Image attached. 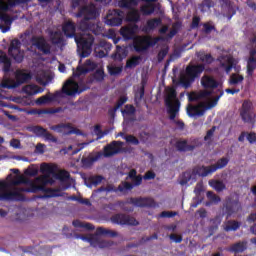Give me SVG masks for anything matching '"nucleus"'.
Masks as SVG:
<instances>
[{
    "mask_svg": "<svg viewBox=\"0 0 256 256\" xmlns=\"http://www.w3.org/2000/svg\"><path fill=\"white\" fill-rule=\"evenodd\" d=\"M62 93H65L68 97H73V95L81 93V91H79V84L71 79L66 81L62 87Z\"/></svg>",
    "mask_w": 256,
    "mask_h": 256,
    "instance_id": "obj_19",
    "label": "nucleus"
},
{
    "mask_svg": "<svg viewBox=\"0 0 256 256\" xmlns=\"http://www.w3.org/2000/svg\"><path fill=\"white\" fill-rule=\"evenodd\" d=\"M80 238L82 241H88V243H90L91 247H94V249H109V247H113V245H115V242L111 240H103L97 236L82 235Z\"/></svg>",
    "mask_w": 256,
    "mask_h": 256,
    "instance_id": "obj_7",
    "label": "nucleus"
},
{
    "mask_svg": "<svg viewBox=\"0 0 256 256\" xmlns=\"http://www.w3.org/2000/svg\"><path fill=\"white\" fill-rule=\"evenodd\" d=\"M101 157H103V153L98 152L95 156H87V157H83L82 158V165L84 167H91V165H93V163H95V161H99V159H101Z\"/></svg>",
    "mask_w": 256,
    "mask_h": 256,
    "instance_id": "obj_34",
    "label": "nucleus"
},
{
    "mask_svg": "<svg viewBox=\"0 0 256 256\" xmlns=\"http://www.w3.org/2000/svg\"><path fill=\"white\" fill-rule=\"evenodd\" d=\"M225 92L223 90L220 91V94L218 96H215L213 101L206 103V109H213L219 103V99H221L222 95H224Z\"/></svg>",
    "mask_w": 256,
    "mask_h": 256,
    "instance_id": "obj_56",
    "label": "nucleus"
},
{
    "mask_svg": "<svg viewBox=\"0 0 256 256\" xmlns=\"http://www.w3.org/2000/svg\"><path fill=\"white\" fill-rule=\"evenodd\" d=\"M140 11L143 15H153L155 13V7L153 5L141 6Z\"/></svg>",
    "mask_w": 256,
    "mask_h": 256,
    "instance_id": "obj_55",
    "label": "nucleus"
},
{
    "mask_svg": "<svg viewBox=\"0 0 256 256\" xmlns=\"http://www.w3.org/2000/svg\"><path fill=\"white\" fill-rule=\"evenodd\" d=\"M128 55L127 48L122 46H116L115 52L111 55L113 61H118L121 63L123 59H126Z\"/></svg>",
    "mask_w": 256,
    "mask_h": 256,
    "instance_id": "obj_27",
    "label": "nucleus"
},
{
    "mask_svg": "<svg viewBox=\"0 0 256 256\" xmlns=\"http://www.w3.org/2000/svg\"><path fill=\"white\" fill-rule=\"evenodd\" d=\"M141 61V56H133L126 62V67L128 69H133V67H137L139 65V62Z\"/></svg>",
    "mask_w": 256,
    "mask_h": 256,
    "instance_id": "obj_51",
    "label": "nucleus"
},
{
    "mask_svg": "<svg viewBox=\"0 0 256 256\" xmlns=\"http://www.w3.org/2000/svg\"><path fill=\"white\" fill-rule=\"evenodd\" d=\"M0 63H3L2 71L5 75L11 72V59L3 51L0 52Z\"/></svg>",
    "mask_w": 256,
    "mask_h": 256,
    "instance_id": "obj_32",
    "label": "nucleus"
},
{
    "mask_svg": "<svg viewBox=\"0 0 256 256\" xmlns=\"http://www.w3.org/2000/svg\"><path fill=\"white\" fill-rule=\"evenodd\" d=\"M62 31L68 39H73V37L75 39V37H79L77 36V26L71 20H68L63 24Z\"/></svg>",
    "mask_w": 256,
    "mask_h": 256,
    "instance_id": "obj_22",
    "label": "nucleus"
},
{
    "mask_svg": "<svg viewBox=\"0 0 256 256\" xmlns=\"http://www.w3.org/2000/svg\"><path fill=\"white\" fill-rule=\"evenodd\" d=\"M108 73L112 77H116L117 75H121L123 73V66H108Z\"/></svg>",
    "mask_w": 256,
    "mask_h": 256,
    "instance_id": "obj_50",
    "label": "nucleus"
},
{
    "mask_svg": "<svg viewBox=\"0 0 256 256\" xmlns=\"http://www.w3.org/2000/svg\"><path fill=\"white\" fill-rule=\"evenodd\" d=\"M207 97H211V91L201 90L199 92H191L188 95V101L193 103L195 101H201V99H207Z\"/></svg>",
    "mask_w": 256,
    "mask_h": 256,
    "instance_id": "obj_26",
    "label": "nucleus"
},
{
    "mask_svg": "<svg viewBox=\"0 0 256 256\" xmlns=\"http://www.w3.org/2000/svg\"><path fill=\"white\" fill-rule=\"evenodd\" d=\"M119 153L117 150V141H112L104 147V157H113V155Z\"/></svg>",
    "mask_w": 256,
    "mask_h": 256,
    "instance_id": "obj_35",
    "label": "nucleus"
},
{
    "mask_svg": "<svg viewBox=\"0 0 256 256\" xmlns=\"http://www.w3.org/2000/svg\"><path fill=\"white\" fill-rule=\"evenodd\" d=\"M201 85L204 89H217V87H219V82H217L215 78L205 75L201 79Z\"/></svg>",
    "mask_w": 256,
    "mask_h": 256,
    "instance_id": "obj_28",
    "label": "nucleus"
},
{
    "mask_svg": "<svg viewBox=\"0 0 256 256\" xmlns=\"http://www.w3.org/2000/svg\"><path fill=\"white\" fill-rule=\"evenodd\" d=\"M111 49H113V44L107 40H100L94 44V55L95 57H99V59H103L109 55Z\"/></svg>",
    "mask_w": 256,
    "mask_h": 256,
    "instance_id": "obj_11",
    "label": "nucleus"
},
{
    "mask_svg": "<svg viewBox=\"0 0 256 256\" xmlns=\"http://www.w3.org/2000/svg\"><path fill=\"white\" fill-rule=\"evenodd\" d=\"M191 177H193V171L188 170L183 172L180 178V185H187L191 181Z\"/></svg>",
    "mask_w": 256,
    "mask_h": 256,
    "instance_id": "obj_49",
    "label": "nucleus"
},
{
    "mask_svg": "<svg viewBox=\"0 0 256 256\" xmlns=\"http://www.w3.org/2000/svg\"><path fill=\"white\" fill-rule=\"evenodd\" d=\"M207 111V103L200 102L197 105L188 104L187 115L188 117H203Z\"/></svg>",
    "mask_w": 256,
    "mask_h": 256,
    "instance_id": "obj_16",
    "label": "nucleus"
},
{
    "mask_svg": "<svg viewBox=\"0 0 256 256\" xmlns=\"http://www.w3.org/2000/svg\"><path fill=\"white\" fill-rule=\"evenodd\" d=\"M179 27H181V24H179V23H175L172 25V29L168 33L169 39H173V37H175V35H177V33H179Z\"/></svg>",
    "mask_w": 256,
    "mask_h": 256,
    "instance_id": "obj_58",
    "label": "nucleus"
},
{
    "mask_svg": "<svg viewBox=\"0 0 256 256\" xmlns=\"http://www.w3.org/2000/svg\"><path fill=\"white\" fill-rule=\"evenodd\" d=\"M178 213L173 211H162L159 215L162 219H172V217H177Z\"/></svg>",
    "mask_w": 256,
    "mask_h": 256,
    "instance_id": "obj_59",
    "label": "nucleus"
},
{
    "mask_svg": "<svg viewBox=\"0 0 256 256\" xmlns=\"http://www.w3.org/2000/svg\"><path fill=\"white\" fill-rule=\"evenodd\" d=\"M89 73V68L78 66L76 71L73 72V77H81V75H87Z\"/></svg>",
    "mask_w": 256,
    "mask_h": 256,
    "instance_id": "obj_57",
    "label": "nucleus"
},
{
    "mask_svg": "<svg viewBox=\"0 0 256 256\" xmlns=\"http://www.w3.org/2000/svg\"><path fill=\"white\" fill-rule=\"evenodd\" d=\"M126 20L129 23H139V21H141V14L139 13V10L134 9L128 12Z\"/></svg>",
    "mask_w": 256,
    "mask_h": 256,
    "instance_id": "obj_39",
    "label": "nucleus"
},
{
    "mask_svg": "<svg viewBox=\"0 0 256 256\" xmlns=\"http://www.w3.org/2000/svg\"><path fill=\"white\" fill-rule=\"evenodd\" d=\"M226 165H229V158L222 157L214 165H212V169L215 173V171H219V169H225Z\"/></svg>",
    "mask_w": 256,
    "mask_h": 256,
    "instance_id": "obj_44",
    "label": "nucleus"
},
{
    "mask_svg": "<svg viewBox=\"0 0 256 256\" xmlns=\"http://www.w3.org/2000/svg\"><path fill=\"white\" fill-rule=\"evenodd\" d=\"M38 174H39V170H37V168H33V167H28L24 171V175H26L27 177H37Z\"/></svg>",
    "mask_w": 256,
    "mask_h": 256,
    "instance_id": "obj_60",
    "label": "nucleus"
},
{
    "mask_svg": "<svg viewBox=\"0 0 256 256\" xmlns=\"http://www.w3.org/2000/svg\"><path fill=\"white\" fill-rule=\"evenodd\" d=\"M222 211L227 219L232 215H235V213H239V211H241V202H239V198L228 196L223 203Z\"/></svg>",
    "mask_w": 256,
    "mask_h": 256,
    "instance_id": "obj_6",
    "label": "nucleus"
},
{
    "mask_svg": "<svg viewBox=\"0 0 256 256\" xmlns=\"http://www.w3.org/2000/svg\"><path fill=\"white\" fill-rule=\"evenodd\" d=\"M50 41L52 45H61L63 43V34L59 31L50 32Z\"/></svg>",
    "mask_w": 256,
    "mask_h": 256,
    "instance_id": "obj_40",
    "label": "nucleus"
},
{
    "mask_svg": "<svg viewBox=\"0 0 256 256\" xmlns=\"http://www.w3.org/2000/svg\"><path fill=\"white\" fill-rule=\"evenodd\" d=\"M197 57L202 61V63H206V65H211V63H214L215 61L213 55L207 54L205 52H198Z\"/></svg>",
    "mask_w": 256,
    "mask_h": 256,
    "instance_id": "obj_42",
    "label": "nucleus"
},
{
    "mask_svg": "<svg viewBox=\"0 0 256 256\" xmlns=\"http://www.w3.org/2000/svg\"><path fill=\"white\" fill-rule=\"evenodd\" d=\"M175 147L180 153H187V151H194L196 146L187 144V140H178L175 144Z\"/></svg>",
    "mask_w": 256,
    "mask_h": 256,
    "instance_id": "obj_30",
    "label": "nucleus"
},
{
    "mask_svg": "<svg viewBox=\"0 0 256 256\" xmlns=\"http://www.w3.org/2000/svg\"><path fill=\"white\" fill-rule=\"evenodd\" d=\"M133 190V184L131 182L123 181L121 184L115 188L113 184H108L106 186V193H127V191Z\"/></svg>",
    "mask_w": 256,
    "mask_h": 256,
    "instance_id": "obj_18",
    "label": "nucleus"
},
{
    "mask_svg": "<svg viewBox=\"0 0 256 256\" xmlns=\"http://www.w3.org/2000/svg\"><path fill=\"white\" fill-rule=\"evenodd\" d=\"M26 95H37L38 93H43V88L38 85H28L24 88Z\"/></svg>",
    "mask_w": 256,
    "mask_h": 256,
    "instance_id": "obj_43",
    "label": "nucleus"
},
{
    "mask_svg": "<svg viewBox=\"0 0 256 256\" xmlns=\"http://www.w3.org/2000/svg\"><path fill=\"white\" fill-rule=\"evenodd\" d=\"M139 31V25L133 24L121 29L120 33L124 39H133L135 34Z\"/></svg>",
    "mask_w": 256,
    "mask_h": 256,
    "instance_id": "obj_25",
    "label": "nucleus"
},
{
    "mask_svg": "<svg viewBox=\"0 0 256 256\" xmlns=\"http://www.w3.org/2000/svg\"><path fill=\"white\" fill-rule=\"evenodd\" d=\"M93 79L97 83L105 81V71L103 69H97L93 74Z\"/></svg>",
    "mask_w": 256,
    "mask_h": 256,
    "instance_id": "obj_52",
    "label": "nucleus"
},
{
    "mask_svg": "<svg viewBox=\"0 0 256 256\" xmlns=\"http://www.w3.org/2000/svg\"><path fill=\"white\" fill-rule=\"evenodd\" d=\"M32 45L38 50L41 51L44 55L51 54V45L47 43V40L43 36H34L31 39Z\"/></svg>",
    "mask_w": 256,
    "mask_h": 256,
    "instance_id": "obj_15",
    "label": "nucleus"
},
{
    "mask_svg": "<svg viewBox=\"0 0 256 256\" xmlns=\"http://www.w3.org/2000/svg\"><path fill=\"white\" fill-rule=\"evenodd\" d=\"M8 54L16 63H23V59H25V52L21 50V41H19V39L11 41L8 48Z\"/></svg>",
    "mask_w": 256,
    "mask_h": 256,
    "instance_id": "obj_8",
    "label": "nucleus"
},
{
    "mask_svg": "<svg viewBox=\"0 0 256 256\" xmlns=\"http://www.w3.org/2000/svg\"><path fill=\"white\" fill-rule=\"evenodd\" d=\"M126 143H131V145H139V139L133 135H127L124 137Z\"/></svg>",
    "mask_w": 256,
    "mask_h": 256,
    "instance_id": "obj_62",
    "label": "nucleus"
},
{
    "mask_svg": "<svg viewBox=\"0 0 256 256\" xmlns=\"http://www.w3.org/2000/svg\"><path fill=\"white\" fill-rule=\"evenodd\" d=\"M163 25V19L161 18H152L147 20L146 22V31H155L157 27Z\"/></svg>",
    "mask_w": 256,
    "mask_h": 256,
    "instance_id": "obj_36",
    "label": "nucleus"
},
{
    "mask_svg": "<svg viewBox=\"0 0 256 256\" xmlns=\"http://www.w3.org/2000/svg\"><path fill=\"white\" fill-rule=\"evenodd\" d=\"M29 183H31V181L27 177H25L24 175H18L15 176L14 179L10 180L7 185L8 187L9 185L11 187H17V185H29Z\"/></svg>",
    "mask_w": 256,
    "mask_h": 256,
    "instance_id": "obj_33",
    "label": "nucleus"
},
{
    "mask_svg": "<svg viewBox=\"0 0 256 256\" xmlns=\"http://www.w3.org/2000/svg\"><path fill=\"white\" fill-rule=\"evenodd\" d=\"M241 227V222L237 220H228L224 227V231H237Z\"/></svg>",
    "mask_w": 256,
    "mask_h": 256,
    "instance_id": "obj_41",
    "label": "nucleus"
},
{
    "mask_svg": "<svg viewBox=\"0 0 256 256\" xmlns=\"http://www.w3.org/2000/svg\"><path fill=\"white\" fill-rule=\"evenodd\" d=\"M139 5V1L137 0H120L119 7L122 9H131V7H137Z\"/></svg>",
    "mask_w": 256,
    "mask_h": 256,
    "instance_id": "obj_46",
    "label": "nucleus"
},
{
    "mask_svg": "<svg viewBox=\"0 0 256 256\" xmlns=\"http://www.w3.org/2000/svg\"><path fill=\"white\" fill-rule=\"evenodd\" d=\"M40 171L44 174L43 176H39L37 178V181L42 183L41 185L31 184L29 188L14 187L13 191L0 194V201H25V195L22 193H39V191L44 193V195L38 196L39 199L61 197V189L47 188V186H45L47 183H49V177H51V175H55V166L43 163L40 166Z\"/></svg>",
    "mask_w": 256,
    "mask_h": 256,
    "instance_id": "obj_1",
    "label": "nucleus"
},
{
    "mask_svg": "<svg viewBox=\"0 0 256 256\" xmlns=\"http://www.w3.org/2000/svg\"><path fill=\"white\" fill-rule=\"evenodd\" d=\"M65 108L57 107V108H46V109H38L37 115H55V113H63Z\"/></svg>",
    "mask_w": 256,
    "mask_h": 256,
    "instance_id": "obj_37",
    "label": "nucleus"
},
{
    "mask_svg": "<svg viewBox=\"0 0 256 256\" xmlns=\"http://www.w3.org/2000/svg\"><path fill=\"white\" fill-rule=\"evenodd\" d=\"M245 249H247V247L243 242H237L231 246V251H233V253H243Z\"/></svg>",
    "mask_w": 256,
    "mask_h": 256,
    "instance_id": "obj_54",
    "label": "nucleus"
},
{
    "mask_svg": "<svg viewBox=\"0 0 256 256\" xmlns=\"http://www.w3.org/2000/svg\"><path fill=\"white\" fill-rule=\"evenodd\" d=\"M59 95H61V93L59 92H56L54 95H51V93H48L42 97H39L36 100V105H47V103H53V101H55L57 97H59Z\"/></svg>",
    "mask_w": 256,
    "mask_h": 256,
    "instance_id": "obj_29",
    "label": "nucleus"
},
{
    "mask_svg": "<svg viewBox=\"0 0 256 256\" xmlns=\"http://www.w3.org/2000/svg\"><path fill=\"white\" fill-rule=\"evenodd\" d=\"M253 103L249 100H245L240 110V117L244 123H253V115H251V109Z\"/></svg>",
    "mask_w": 256,
    "mask_h": 256,
    "instance_id": "obj_17",
    "label": "nucleus"
},
{
    "mask_svg": "<svg viewBox=\"0 0 256 256\" xmlns=\"http://www.w3.org/2000/svg\"><path fill=\"white\" fill-rule=\"evenodd\" d=\"M168 53H169V48L161 49L158 52L157 59H158L159 63H161V61H163V59H165V57H167Z\"/></svg>",
    "mask_w": 256,
    "mask_h": 256,
    "instance_id": "obj_63",
    "label": "nucleus"
},
{
    "mask_svg": "<svg viewBox=\"0 0 256 256\" xmlns=\"http://www.w3.org/2000/svg\"><path fill=\"white\" fill-rule=\"evenodd\" d=\"M211 7H215V3L213 0H204L201 4H199L198 8L201 11V13H207Z\"/></svg>",
    "mask_w": 256,
    "mask_h": 256,
    "instance_id": "obj_47",
    "label": "nucleus"
},
{
    "mask_svg": "<svg viewBox=\"0 0 256 256\" xmlns=\"http://www.w3.org/2000/svg\"><path fill=\"white\" fill-rule=\"evenodd\" d=\"M245 78L243 77V75H239V74H232L230 76V80L229 83L230 85H239V83H243V80Z\"/></svg>",
    "mask_w": 256,
    "mask_h": 256,
    "instance_id": "obj_53",
    "label": "nucleus"
},
{
    "mask_svg": "<svg viewBox=\"0 0 256 256\" xmlns=\"http://www.w3.org/2000/svg\"><path fill=\"white\" fill-rule=\"evenodd\" d=\"M69 177H71V175L65 170H62L57 174V179H59V181H68Z\"/></svg>",
    "mask_w": 256,
    "mask_h": 256,
    "instance_id": "obj_61",
    "label": "nucleus"
},
{
    "mask_svg": "<svg viewBox=\"0 0 256 256\" xmlns=\"http://www.w3.org/2000/svg\"><path fill=\"white\" fill-rule=\"evenodd\" d=\"M123 19H125V12L119 9H114L107 14L105 23L110 27H119L120 25H123Z\"/></svg>",
    "mask_w": 256,
    "mask_h": 256,
    "instance_id": "obj_9",
    "label": "nucleus"
},
{
    "mask_svg": "<svg viewBox=\"0 0 256 256\" xmlns=\"http://www.w3.org/2000/svg\"><path fill=\"white\" fill-rule=\"evenodd\" d=\"M96 235H105L106 237H112V238L119 237V233H117V231L103 228V227H98L96 229Z\"/></svg>",
    "mask_w": 256,
    "mask_h": 256,
    "instance_id": "obj_38",
    "label": "nucleus"
},
{
    "mask_svg": "<svg viewBox=\"0 0 256 256\" xmlns=\"http://www.w3.org/2000/svg\"><path fill=\"white\" fill-rule=\"evenodd\" d=\"M251 49L249 50V57L247 60V75L253 77L256 69V36L250 40Z\"/></svg>",
    "mask_w": 256,
    "mask_h": 256,
    "instance_id": "obj_10",
    "label": "nucleus"
},
{
    "mask_svg": "<svg viewBox=\"0 0 256 256\" xmlns=\"http://www.w3.org/2000/svg\"><path fill=\"white\" fill-rule=\"evenodd\" d=\"M218 61H220V67L222 69H225L226 73H231L233 70V67H235V58L231 56H221L218 58Z\"/></svg>",
    "mask_w": 256,
    "mask_h": 256,
    "instance_id": "obj_23",
    "label": "nucleus"
},
{
    "mask_svg": "<svg viewBox=\"0 0 256 256\" xmlns=\"http://www.w3.org/2000/svg\"><path fill=\"white\" fill-rule=\"evenodd\" d=\"M97 15V7H95V4H90L87 6L80 7L75 17H77L78 19L84 17L85 19L93 21V19H97Z\"/></svg>",
    "mask_w": 256,
    "mask_h": 256,
    "instance_id": "obj_12",
    "label": "nucleus"
},
{
    "mask_svg": "<svg viewBox=\"0 0 256 256\" xmlns=\"http://www.w3.org/2000/svg\"><path fill=\"white\" fill-rule=\"evenodd\" d=\"M203 71H205V64H189L185 69V75L180 78L181 85L189 89L195 83V79L201 77Z\"/></svg>",
    "mask_w": 256,
    "mask_h": 256,
    "instance_id": "obj_3",
    "label": "nucleus"
},
{
    "mask_svg": "<svg viewBox=\"0 0 256 256\" xmlns=\"http://www.w3.org/2000/svg\"><path fill=\"white\" fill-rule=\"evenodd\" d=\"M75 43L77 44L80 57L85 59L91 55L93 51V44L95 43V37L91 34L75 36Z\"/></svg>",
    "mask_w": 256,
    "mask_h": 256,
    "instance_id": "obj_4",
    "label": "nucleus"
},
{
    "mask_svg": "<svg viewBox=\"0 0 256 256\" xmlns=\"http://www.w3.org/2000/svg\"><path fill=\"white\" fill-rule=\"evenodd\" d=\"M164 103L168 109L170 121H175V117H177L179 109L181 108V102L179 101V98H177V90L175 88H166Z\"/></svg>",
    "mask_w": 256,
    "mask_h": 256,
    "instance_id": "obj_2",
    "label": "nucleus"
},
{
    "mask_svg": "<svg viewBox=\"0 0 256 256\" xmlns=\"http://www.w3.org/2000/svg\"><path fill=\"white\" fill-rule=\"evenodd\" d=\"M111 221L116 225H127L130 227H137L139 225L137 219L126 214H115L111 217Z\"/></svg>",
    "mask_w": 256,
    "mask_h": 256,
    "instance_id": "obj_13",
    "label": "nucleus"
},
{
    "mask_svg": "<svg viewBox=\"0 0 256 256\" xmlns=\"http://www.w3.org/2000/svg\"><path fill=\"white\" fill-rule=\"evenodd\" d=\"M130 203L136 207H148L149 209L157 207V203L153 198H131Z\"/></svg>",
    "mask_w": 256,
    "mask_h": 256,
    "instance_id": "obj_20",
    "label": "nucleus"
},
{
    "mask_svg": "<svg viewBox=\"0 0 256 256\" xmlns=\"http://www.w3.org/2000/svg\"><path fill=\"white\" fill-rule=\"evenodd\" d=\"M209 185L212 187V189H215L218 193H221V191H224L225 189V183L220 180H209Z\"/></svg>",
    "mask_w": 256,
    "mask_h": 256,
    "instance_id": "obj_45",
    "label": "nucleus"
},
{
    "mask_svg": "<svg viewBox=\"0 0 256 256\" xmlns=\"http://www.w3.org/2000/svg\"><path fill=\"white\" fill-rule=\"evenodd\" d=\"M246 139H247L248 143L253 145V143H256V133L255 132H249V133L247 132Z\"/></svg>",
    "mask_w": 256,
    "mask_h": 256,
    "instance_id": "obj_64",
    "label": "nucleus"
},
{
    "mask_svg": "<svg viewBox=\"0 0 256 256\" xmlns=\"http://www.w3.org/2000/svg\"><path fill=\"white\" fill-rule=\"evenodd\" d=\"M159 43V38H153L149 35L137 36L133 41L134 51L136 53H143L150 49V47H155Z\"/></svg>",
    "mask_w": 256,
    "mask_h": 256,
    "instance_id": "obj_5",
    "label": "nucleus"
},
{
    "mask_svg": "<svg viewBox=\"0 0 256 256\" xmlns=\"http://www.w3.org/2000/svg\"><path fill=\"white\" fill-rule=\"evenodd\" d=\"M17 85H23L25 83H29L31 81L32 76L31 73H25L23 71H17L15 75Z\"/></svg>",
    "mask_w": 256,
    "mask_h": 256,
    "instance_id": "obj_31",
    "label": "nucleus"
},
{
    "mask_svg": "<svg viewBox=\"0 0 256 256\" xmlns=\"http://www.w3.org/2000/svg\"><path fill=\"white\" fill-rule=\"evenodd\" d=\"M103 179L105 178L101 175L90 176L88 178V183H90V187L91 186L97 187V185H101V183L103 182Z\"/></svg>",
    "mask_w": 256,
    "mask_h": 256,
    "instance_id": "obj_48",
    "label": "nucleus"
},
{
    "mask_svg": "<svg viewBox=\"0 0 256 256\" xmlns=\"http://www.w3.org/2000/svg\"><path fill=\"white\" fill-rule=\"evenodd\" d=\"M78 29L80 31H90L94 35H101L103 28L99 24L91 22L88 18H84L78 23Z\"/></svg>",
    "mask_w": 256,
    "mask_h": 256,
    "instance_id": "obj_14",
    "label": "nucleus"
},
{
    "mask_svg": "<svg viewBox=\"0 0 256 256\" xmlns=\"http://www.w3.org/2000/svg\"><path fill=\"white\" fill-rule=\"evenodd\" d=\"M32 133L37 137H44L45 141H51L52 143H57V139L53 134H51L47 129L43 128L42 126H34L32 128Z\"/></svg>",
    "mask_w": 256,
    "mask_h": 256,
    "instance_id": "obj_21",
    "label": "nucleus"
},
{
    "mask_svg": "<svg viewBox=\"0 0 256 256\" xmlns=\"http://www.w3.org/2000/svg\"><path fill=\"white\" fill-rule=\"evenodd\" d=\"M213 166H196L192 169V175H198L199 177H208V175H213Z\"/></svg>",
    "mask_w": 256,
    "mask_h": 256,
    "instance_id": "obj_24",
    "label": "nucleus"
}]
</instances>
